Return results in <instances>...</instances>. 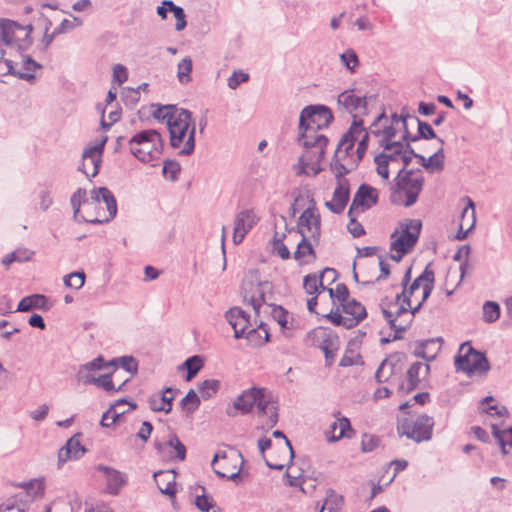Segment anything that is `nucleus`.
<instances>
[{"label":"nucleus","instance_id":"nucleus-1","mask_svg":"<svg viewBox=\"0 0 512 512\" xmlns=\"http://www.w3.org/2000/svg\"><path fill=\"white\" fill-rule=\"evenodd\" d=\"M333 120L329 108L323 105H310L305 107L299 117L298 141L304 151L299 158V164L304 172L311 170L314 175L323 168L320 166L325 155L328 138L321 133L328 128Z\"/></svg>","mask_w":512,"mask_h":512},{"label":"nucleus","instance_id":"nucleus-2","mask_svg":"<svg viewBox=\"0 0 512 512\" xmlns=\"http://www.w3.org/2000/svg\"><path fill=\"white\" fill-rule=\"evenodd\" d=\"M362 120H354L349 130L341 137L330 162L334 176H344L355 169L363 158L369 133L363 128Z\"/></svg>","mask_w":512,"mask_h":512},{"label":"nucleus","instance_id":"nucleus-3","mask_svg":"<svg viewBox=\"0 0 512 512\" xmlns=\"http://www.w3.org/2000/svg\"><path fill=\"white\" fill-rule=\"evenodd\" d=\"M157 120L166 121L169 131L170 144L180 149V155H190L195 148V124L192 122L191 112L177 108L175 105L158 106L153 111Z\"/></svg>","mask_w":512,"mask_h":512},{"label":"nucleus","instance_id":"nucleus-4","mask_svg":"<svg viewBox=\"0 0 512 512\" xmlns=\"http://www.w3.org/2000/svg\"><path fill=\"white\" fill-rule=\"evenodd\" d=\"M456 372H463L470 379H485L491 370V365L484 352L478 351L466 341L459 347L454 357Z\"/></svg>","mask_w":512,"mask_h":512},{"label":"nucleus","instance_id":"nucleus-5","mask_svg":"<svg viewBox=\"0 0 512 512\" xmlns=\"http://www.w3.org/2000/svg\"><path fill=\"white\" fill-rule=\"evenodd\" d=\"M225 318L234 330L236 339L245 337L253 345L260 346L269 340L266 326L260 322L256 327L250 315L240 307H232L225 313Z\"/></svg>","mask_w":512,"mask_h":512},{"label":"nucleus","instance_id":"nucleus-6","mask_svg":"<svg viewBox=\"0 0 512 512\" xmlns=\"http://www.w3.org/2000/svg\"><path fill=\"white\" fill-rule=\"evenodd\" d=\"M71 205L76 220L93 224L107 222V218L103 215L104 207L101 206L95 189L91 191L90 198H87L86 190L78 188L71 197Z\"/></svg>","mask_w":512,"mask_h":512},{"label":"nucleus","instance_id":"nucleus-7","mask_svg":"<svg viewBox=\"0 0 512 512\" xmlns=\"http://www.w3.org/2000/svg\"><path fill=\"white\" fill-rule=\"evenodd\" d=\"M422 223L418 219H407L400 223L391 235L390 250L394 251L395 254L391 255V258L399 262L405 254L410 252L416 245Z\"/></svg>","mask_w":512,"mask_h":512},{"label":"nucleus","instance_id":"nucleus-8","mask_svg":"<svg viewBox=\"0 0 512 512\" xmlns=\"http://www.w3.org/2000/svg\"><path fill=\"white\" fill-rule=\"evenodd\" d=\"M131 153L141 162L149 163L162 153V138L156 130L136 133L128 142Z\"/></svg>","mask_w":512,"mask_h":512},{"label":"nucleus","instance_id":"nucleus-9","mask_svg":"<svg viewBox=\"0 0 512 512\" xmlns=\"http://www.w3.org/2000/svg\"><path fill=\"white\" fill-rule=\"evenodd\" d=\"M264 389L251 388L244 391L234 401V407L242 413L251 411L253 406H256L258 413L267 415L269 418L268 424L275 425L278 420V414L274 403L265 399Z\"/></svg>","mask_w":512,"mask_h":512},{"label":"nucleus","instance_id":"nucleus-10","mask_svg":"<svg viewBox=\"0 0 512 512\" xmlns=\"http://www.w3.org/2000/svg\"><path fill=\"white\" fill-rule=\"evenodd\" d=\"M422 185L423 178L419 173L408 171L403 176L399 174L393 187L391 201L405 207L412 206L417 201Z\"/></svg>","mask_w":512,"mask_h":512},{"label":"nucleus","instance_id":"nucleus-11","mask_svg":"<svg viewBox=\"0 0 512 512\" xmlns=\"http://www.w3.org/2000/svg\"><path fill=\"white\" fill-rule=\"evenodd\" d=\"M32 25H20L19 23L0 18V39L2 43L20 52L27 51L32 45Z\"/></svg>","mask_w":512,"mask_h":512},{"label":"nucleus","instance_id":"nucleus-12","mask_svg":"<svg viewBox=\"0 0 512 512\" xmlns=\"http://www.w3.org/2000/svg\"><path fill=\"white\" fill-rule=\"evenodd\" d=\"M434 272L427 266L423 273L410 285L408 290H403L400 302L418 311L433 289Z\"/></svg>","mask_w":512,"mask_h":512},{"label":"nucleus","instance_id":"nucleus-13","mask_svg":"<svg viewBox=\"0 0 512 512\" xmlns=\"http://www.w3.org/2000/svg\"><path fill=\"white\" fill-rule=\"evenodd\" d=\"M401 296H396L395 302L388 307L382 306V313L386 321L394 330L393 340L402 339V333L410 326L417 311L400 302Z\"/></svg>","mask_w":512,"mask_h":512},{"label":"nucleus","instance_id":"nucleus-14","mask_svg":"<svg viewBox=\"0 0 512 512\" xmlns=\"http://www.w3.org/2000/svg\"><path fill=\"white\" fill-rule=\"evenodd\" d=\"M367 316L366 308L354 298L331 310L326 318L335 325H342L345 328L357 326Z\"/></svg>","mask_w":512,"mask_h":512},{"label":"nucleus","instance_id":"nucleus-15","mask_svg":"<svg viewBox=\"0 0 512 512\" xmlns=\"http://www.w3.org/2000/svg\"><path fill=\"white\" fill-rule=\"evenodd\" d=\"M433 424L430 417L420 415L399 420L397 430L401 436L405 435L415 442H422L431 438Z\"/></svg>","mask_w":512,"mask_h":512},{"label":"nucleus","instance_id":"nucleus-16","mask_svg":"<svg viewBox=\"0 0 512 512\" xmlns=\"http://www.w3.org/2000/svg\"><path fill=\"white\" fill-rule=\"evenodd\" d=\"M211 465L220 478L234 480L240 474L243 458L239 451L231 449L229 452L216 453Z\"/></svg>","mask_w":512,"mask_h":512},{"label":"nucleus","instance_id":"nucleus-17","mask_svg":"<svg viewBox=\"0 0 512 512\" xmlns=\"http://www.w3.org/2000/svg\"><path fill=\"white\" fill-rule=\"evenodd\" d=\"M306 342L323 351L328 365L331 364L339 349L338 336L333 331L322 327L311 330L306 337Z\"/></svg>","mask_w":512,"mask_h":512},{"label":"nucleus","instance_id":"nucleus-18","mask_svg":"<svg viewBox=\"0 0 512 512\" xmlns=\"http://www.w3.org/2000/svg\"><path fill=\"white\" fill-rule=\"evenodd\" d=\"M297 233H299L302 238H312V241L319 243L321 236V218L313 199L310 200V205L298 218Z\"/></svg>","mask_w":512,"mask_h":512},{"label":"nucleus","instance_id":"nucleus-19","mask_svg":"<svg viewBox=\"0 0 512 512\" xmlns=\"http://www.w3.org/2000/svg\"><path fill=\"white\" fill-rule=\"evenodd\" d=\"M43 483L39 480L26 484V491L18 493L0 504V512H28L27 498L43 492Z\"/></svg>","mask_w":512,"mask_h":512},{"label":"nucleus","instance_id":"nucleus-20","mask_svg":"<svg viewBox=\"0 0 512 512\" xmlns=\"http://www.w3.org/2000/svg\"><path fill=\"white\" fill-rule=\"evenodd\" d=\"M387 119L384 114L377 116L373 124L370 126V133L379 136L382 135L381 140L379 141L380 146H384V144H388L389 142H396L393 140L396 136L397 129L395 125H401L404 129H406L407 125V116L398 117L397 114L392 115V122L390 125H385L383 129H380L381 122Z\"/></svg>","mask_w":512,"mask_h":512},{"label":"nucleus","instance_id":"nucleus-21","mask_svg":"<svg viewBox=\"0 0 512 512\" xmlns=\"http://www.w3.org/2000/svg\"><path fill=\"white\" fill-rule=\"evenodd\" d=\"M378 191L366 184H362L354 195L349 208V214H359L371 208L377 203Z\"/></svg>","mask_w":512,"mask_h":512},{"label":"nucleus","instance_id":"nucleus-22","mask_svg":"<svg viewBox=\"0 0 512 512\" xmlns=\"http://www.w3.org/2000/svg\"><path fill=\"white\" fill-rule=\"evenodd\" d=\"M104 139L100 144L86 148L82 154V163L79 171L83 172L87 177H95L99 172L101 163V154L104 149Z\"/></svg>","mask_w":512,"mask_h":512},{"label":"nucleus","instance_id":"nucleus-23","mask_svg":"<svg viewBox=\"0 0 512 512\" xmlns=\"http://www.w3.org/2000/svg\"><path fill=\"white\" fill-rule=\"evenodd\" d=\"M259 218L252 209H245L237 213L234 221L233 242L240 244L245 235L257 224Z\"/></svg>","mask_w":512,"mask_h":512},{"label":"nucleus","instance_id":"nucleus-24","mask_svg":"<svg viewBox=\"0 0 512 512\" xmlns=\"http://www.w3.org/2000/svg\"><path fill=\"white\" fill-rule=\"evenodd\" d=\"M336 187L331 201L325 202L331 212L340 214L344 211L349 200V182L344 176H335Z\"/></svg>","mask_w":512,"mask_h":512},{"label":"nucleus","instance_id":"nucleus-25","mask_svg":"<svg viewBox=\"0 0 512 512\" xmlns=\"http://www.w3.org/2000/svg\"><path fill=\"white\" fill-rule=\"evenodd\" d=\"M337 102L340 107L353 115L354 118L366 114V97L356 95L354 90L343 91L339 94Z\"/></svg>","mask_w":512,"mask_h":512},{"label":"nucleus","instance_id":"nucleus-26","mask_svg":"<svg viewBox=\"0 0 512 512\" xmlns=\"http://www.w3.org/2000/svg\"><path fill=\"white\" fill-rule=\"evenodd\" d=\"M430 367L426 363L415 362L408 371L406 379L399 385V391L409 393L419 387L420 383L426 379Z\"/></svg>","mask_w":512,"mask_h":512},{"label":"nucleus","instance_id":"nucleus-27","mask_svg":"<svg viewBox=\"0 0 512 512\" xmlns=\"http://www.w3.org/2000/svg\"><path fill=\"white\" fill-rule=\"evenodd\" d=\"M382 147L384 148V152L380 153V155L387 156L386 160L391 164L402 163V169L411 162L412 156L414 155L412 150L407 149L408 144L405 147L402 142H389ZM415 156L417 155L415 154Z\"/></svg>","mask_w":512,"mask_h":512},{"label":"nucleus","instance_id":"nucleus-28","mask_svg":"<svg viewBox=\"0 0 512 512\" xmlns=\"http://www.w3.org/2000/svg\"><path fill=\"white\" fill-rule=\"evenodd\" d=\"M272 285L268 281L259 282L256 285L251 284V293L244 286L243 300L253 307L256 316L259 315L260 308L266 303V293L270 292Z\"/></svg>","mask_w":512,"mask_h":512},{"label":"nucleus","instance_id":"nucleus-29","mask_svg":"<svg viewBox=\"0 0 512 512\" xmlns=\"http://www.w3.org/2000/svg\"><path fill=\"white\" fill-rule=\"evenodd\" d=\"M80 434L73 435L58 451V468L68 460H77L86 453V448L80 443Z\"/></svg>","mask_w":512,"mask_h":512},{"label":"nucleus","instance_id":"nucleus-30","mask_svg":"<svg viewBox=\"0 0 512 512\" xmlns=\"http://www.w3.org/2000/svg\"><path fill=\"white\" fill-rule=\"evenodd\" d=\"M273 436L276 438L284 439V444L280 446V451L282 453L281 460H274L272 457L265 458L266 465L275 470H282L284 467L292 463L294 457V451L290 441L284 435V433L280 430H275L273 432Z\"/></svg>","mask_w":512,"mask_h":512},{"label":"nucleus","instance_id":"nucleus-31","mask_svg":"<svg viewBox=\"0 0 512 512\" xmlns=\"http://www.w3.org/2000/svg\"><path fill=\"white\" fill-rule=\"evenodd\" d=\"M118 372V368H114L111 374L100 375L99 377H94L92 374L84 375L81 374V381L85 384L93 383L96 386L102 388L106 392H118L122 389V387L129 381V378H125L123 382L115 385V381L112 377H116Z\"/></svg>","mask_w":512,"mask_h":512},{"label":"nucleus","instance_id":"nucleus-32","mask_svg":"<svg viewBox=\"0 0 512 512\" xmlns=\"http://www.w3.org/2000/svg\"><path fill=\"white\" fill-rule=\"evenodd\" d=\"M154 480L161 493L174 498L176 494V475L172 470L158 471L153 474Z\"/></svg>","mask_w":512,"mask_h":512},{"label":"nucleus","instance_id":"nucleus-33","mask_svg":"<svg viewBox=\"0 0 512 512\" xmlns=\"http://www.w3.org/2000/svg\"><path fill=\"white\" fill-rule=\"evenodd\" d=\"M97 469L105 476L108 492L112 495L118 494L125 484L124 475L120 471L104 465H98Z\"/></svg>","mask_w":512,"mask_h":512},{"label":"nucleus","instance_id":"nucleus-34","mask_svg":"<svg viewBox=\"0 0 512 512\" xmlns=\"http://www.w3.org/2000/svg\"><path fill=\"white\" fill-rule=\"evenodd\" d=\"M312 241V238H302L297 244V249L294 252V259L300 264H309L316 259L314 251V245H317Z\"/></svg>","mask_w":512,"mask_h":512},{"label":"nucleus","instance_id":"nucleus-35","mask_svg":"<svg viewBox=\"0 0 512 512\" xmlns=\"http://www.w3.org/2000/svg\"><path fill=\"white\" fill-rule=\"evenodd\" d=\"M98 200L101 201V206L104 207L103 215L107 218V222L113 219L117 213V203L114 195L106 187L95 188Z\"/></svg>","mask_w":512,"mask_h":512},{"label":"nucleus","instance_id":"nucleus-36","mask_svg":"<svg viewBox=\"0 0 512 512\" xmlns=\"http://www.w3.org/2000/svg\"><path fill=\"white\" fill-rule=\"evenodd\" d=\"M443 343L442 338H433L421 342L415 349V355L427 361L434 360Z\"/></svg>","mask_w":512,"mask_h":512},{"label":"nucleus","instance_id":"nucleus-37","mask_svg":"<svg viewBox=\"0 0 512 512\" xmlns=\"http://www.w3.org/2000/svg\"><path fill=\"white\" fill-rule=\"evenodd\" d=\"M174 390L166 388L161 394L153 395L149 399L150 408L156 412L169 413L172 410Z\"/></svg>","mask_w":512,"mask_h":512},{"label":"nucleus","instance_id":"nucleus-38","mask_svg":"<svg viewBox=\"0 0 512 512\" xmlns=\"http://www.w3.org/2000/svg\"><path fill=\"white\" fill-rule=\"evenodd\" d=\"M41 69V65L31 57H23L21 68L16 69V76L28 82L36 79V72Z\"/></svg>","mask_w":512,"mask_h":512},{"label":"nucleus","instance_id":"nucleus-39","mask_svg":"<svg viewBox=\"0 0 512 512\" xmlns=\"http://www.w3.org/2000/svg\"><path fill=\"white\" fill-rule=\"evenodd\" d=\"M462 201L466 204L462 209L459 225H463V228L472 231L476 224L475 205L469 197H463Z\"/></svg>","mask_w":512,"mask_h":512},{"label":"nucleus","instance_id":"nucleus-40","mask_svg":"<svg viewBox=\"0 0 512 512\" xmlns=\"http://www.w3.org/2000/svg\"><path fill=\"white\" fill-rule=\"evenodd\" d=\"M123 403H127L125 398L115 401L114 404L102 415L100 424L102 427H111L113 424L118 422L120 418L125 414V411H120L119 406Z\"/></svg>","mask_w":512,"mask_h":512},{"label":"nucleus","instance_id":"nucleus-41","mask_svg":"<svg viewBox=\"0 0 512 512\" xmlns=\"http://www.w3.org/2000/svg\"><path fill=\"white\" fill-rule=\"evenodd\" d=\"M363 364L362 357L357 350V343L356 341H350L347 349L342 356L339 365L342 367H350L353 365H361Z\"/></svg>","mask_w":512,"mask_h":512},{"label":"nucleus","instance_id":"nucleus-42","mask_svg":"<svg viewBox=\"0 0 512 512\" xmlns=\"http://www.w3.org/2000/svg\"><path fill=\"white\" fill-rule=\"evenodd\" d=\"M46 301V297L41 294L26 296L20 300L16 311L26 312L33 308L41 309L45 306Z\"/></svg>","mask_w":512,"mask_h":512},{"label":"nucleus","instance_id":"nucleus-43","mask_svg":"<svg viewBox=\"0 0 512 512\" xmlns=\"http://www.w3.org/2000/svg\"><path fill=\"white\" fill-rule=\"evenodd\" d=\"M326 290L328 291L333 304L338 307L351 298L348 287L344 283H338L335 288L328 287Z\"/></svg>","mask_w":512,"mask_h":512},{"label":"nucleus","instance_id":"nucleus-44","mask_svg":"<svg viewBox=\"0 0 512 512\" xmlns=\"http://www.w3.org/2000/svg\"><path fill=\"white\" fill-rule=\"evenodd\" d=\"M110 365L122 368L125 370L129 376L127 378H131L133 375H135L138 371V363L132 356H123L118 359H114L111 361Z\"/></svg>","mask_w":512,"mask_h":512},{"label":"nucleus","instance_id":"nucleus-45","mask_svg":"<svg viewBox=\"0 0 512 512\" xmlns=\"http://www.w3.org/2000/svg\"><path fill=\"white\" fill-rule=\"evenodd\" d=\"M220 382L216 379H206L198 384L200 398L207 400L213 397L219 390Z\"/></svg>","mask_w":512,"mask_h":512},{"label":"nucleus","instance_id":"nucleus-46","mask_svg":"<svg viewBox=\"0 0 512 512\" xmlns=\"http://www.w3.org/2000/svg\"><path fill=\"white\" fill-rule=\"evenodd\" d=\"M495 400L492 396H486L480 401V409L482 412L490 414V415H497V416H505L508 414V410L505 406H498L496 404H491Z\"/></svg>","mask_w":512,"mask_h":512},{"label":"nucleus","instance_id":"nucleus-47","mask_svg":"<svg viewBox=\"0 0 512 512\" xmlns=\"http://www.w3.org/2000/svg\"><path fill=\"white\" fill-rule=\"evenodd\" d=\"M483 320L486 323H494L500 317V306L495 301H486L483 304Z\"/></svg>","mask_w":512,"mask_h":512},{"label":"nucleus","instance_id":"nucleus-48","mask_svg":"<svg viewBox=\"0 0 512 512\" xmlns=\"http://www.w3.org/2000/svg\"><path fill=\"white\" fill-rule=\"evenodd\" d=\"M492 433L498 440L501 451L504 455L508 453L506 446H512V427L506 430H499L495 425L492 426Z\"/></svg>","mask_w":512,"mask_h":512},{"label":"nucleus","instance_id":"nucleus-49","mask_svg":"<svg viewBox=\"0 0 512 512\" xmlns=\"http://www.w3.org/2000/svg\"><path fill=\"white\" fill-rule=\"evenodd\" d=\"M419 158L421 159L423 166L430 172L443 168L444 154L442 150L435 152L427 159L423 156H419Z\"/></svg>","mask_w":512,"mask_h":512},{"label":"nucleus","instance_id":"nucleus-50","mask_svg":"<svg viewBox=\"0 0 512 512\" xmlns=\"http://www.w3.org/2000/svg\"><path fill=\"white\" fill-rule=\"evenodd\" d=\"M470 254V246L462 245L458 248L457 252L453 256L455 261L460 262L459 270H460V279H463L466 269L468 267V257Z\"/></svg>","mask_w":512,"mask_h":512},{"label":"nucleus","instance_id":"nucleus-51","mask_svg":"<svg viewBox=\"0 0 512 512\" xmlns=\"http://www.w3.org/2000/svg\"><path fill=\"white\" fill-rule=\"evenodd\" d=\"M342 502V496L331 492L327 495L324 504L320 508V512H324L325 510L328 512H339Z\"/></svg>","mask_w":512,"mask_h":512},{"label":"nucleus","instance_id":"nucleus-52","mask_svg":"<svg viewBox=\"0 0 512 512\" xmlns=\"http://www.w3.org/2000/svg\"><path fill=\"white\" fill-rule=\"evenodd\" d=\"M167 445L173 449L175 454L173 455L172 452L171 457L177 458L180 461H183L186 457V447L184 444L179 440L177 435L171 434L169 437V440L167 442Z\"/></svg>","mask_w":512,"mask_h":512},{"label":"nucleus","instance_id":"nucleus-53","mask_svg":"<svg viewBox=\"0 0 512 512\" xmlns=\"http://www.w3.org/2000/svg\"><path fill=\"white\" fill-rule=\"evenodd\" d=\"M203 366V361L200 356H192L188 358L184 363L183 367L187 369L186 380H191Z\"/></svg>","mask_w":512,"mask_h":512},{"label":"nucleus","instance_id":"nucleus-54","mask_svg":"<svg viewBox=\"0 0 512 512\" xmlns=\"http://www.w3.org/2000/svg\"><path fill=\"white\" fill-rule=\"evenodd\" d=\"M320 277L315 274H308L304 277L303 287L307 294L312 296L318 295L321 286L319 285Z\"/></svg>","mask_w":512,"mask_h":512},{"label":"nucleus","instance_id":"nucleus-55","mask_svg":"<svg viewBox=\"0 0 512 512\" xmlns=\"http://www.w3.org/2000/svg\"><path fill=\"white\" fill-rule=\"evenodd\" d=\"M192 71V60L190 57H185L178 64L177 76L181 83H187L191 80L190 73Z\"/></svg>","mask_w":512,"mask_h":512},{"label":"nucleus","instance_id":"nucleus-56","mask_svg":"<svg viewBox=\"0 0 512 512\" xmlns=\"http://www.w3.org/2000/svg\"><path fill=\"white\" fill-rule=\"evenodd\" d=\"M63 281L65 286L78 290L85 283V274L84 272H72L66 275Z\"/></svg>","mask_w":512,"mask_h":512},{"label":"nucleus","instance_id":"nucleus-57","mask_svg":"<svg viewBox=\"0 0 512 512\" xmlns=\"http://www.w3.org/2000/svg\"><path fill=\"white\" fill-rule=\"evenodd\" d=\"M195 505L202 512H217L213 498L204 493L196 497Z\"/></svg>","mask_w":512,"mask_h":512},{"label":"nucleus","instance_id":"nucleus-58","mask_svg":"<svg viewBox=\"0 0 512 512\" xmlns=\"http://www.w3.org/2000/svg\"><path fill=\"white\" fill-rule=\"evenodd\" d=\"M347 431H351V424L348 418L346 417H340L338 418V433L333 434L329 437V442H335L340 440L343 437H350V435L347 434Z\"/></svg>","mask_w":512,"mask_h":512},{"label":"nucleus","instance_id":"nucleus-59","mask_svg":"<svg viewBox=\"0 0 512 512\" xmlns=\"http://www.w3.org/2000/svg\"><path fill=\"white\" fill-rule=\"evenodd\" d=\"M181 405L183 408L189 411H195L200 405V396L191 389L186 396L181 400Z\"/></svg>","mask_w":512,"mask_h":512},{"label":"nucleus","instance_id":"nucleus-60","mask_svg":"<svg viewBox=\"0 0 512 512\" xmlns=\"http://www.w3.org/2000/svg\"><path fill=\"white\" fill-rule=\"evenodd\" d=\"M180 164L175 160H165L163 166V174L166 178L175 181L180 172Z\"/></svg>","mask_w":512,"mask_h":512},{"label":"nucleus","instance_id":"nucleus-61","mask_svg":"<svg viewBox=\"0 0 512 512\" xmlns=\"http://www.w3.org/2000/svg\"><path fill=\"white\" fill-rule=\"evenodd\" d=\"M380 444V439L372 434H363L361 439V451L368 453L376 449Z\"/></svg>","mask_w":512,"mask_h":512},{"label":"nucleus","instance_id":"nucleus-62","mask_svg":"<svg viewBox=\"0 0 512 512\" xmlns=\"http://www.w3.org/2000/svg\"><path fill=\"white\" fill-rule=\"evenodd\" d=\"M104 367V359L102 357H98L86 364H84L79 372H78V379L81 381V374L84 375L91 374L92 371L100 370Z\"/></svg>","mask_w":512,"mask_h":512},{"label":"nucleus","instance_id":"nucleus-63","mask_svg":"<svg viewBox=\"0 0 512 512\" xmlns=\"http://www.w3.org/2000/svg\"><path fill=\"white\" fill-rule=\"evenodd\" d=\"M340 59L342 64L346 66V68L351 72H353L358 65L357 55L352 49H349L341 54Z\"/></svg>","mask_w":512,"mask_h":512},{"label":"nucleus","instance_id":"nucleus-64","mask_svg":"<svg viewBox=\"0 0 512 512\" xmlns=\"http://www.w3.org/2000/svg\"><path fill=\"white\" fill-rule=\"evenodd\" d=\"M386 157L385 155H376L375 156V163L377 165V173L384 179H388L389 178V169H388V166L389 164H391L388 160H386Z\"/></svg>","mask_w":512,"mask_h":512}]
</instances>
